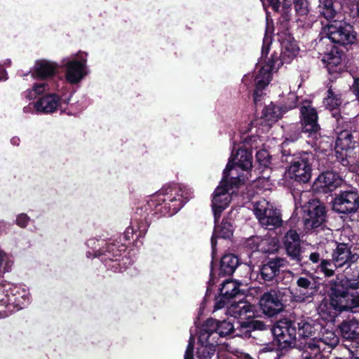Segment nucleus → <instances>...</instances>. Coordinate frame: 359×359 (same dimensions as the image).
Here are the masks:
<instances>
[{"instance_id":"1","label":"nucleus","mask_w":359,"mask_h":359,"mask_svg":"<svg viewBox=\"0 0 359 359\" xmlns=\"http://www.w3.org/2000/svg\"><path fill=\"white\" fill-rule=\"evenodd\" d=\"M192 192L186 187L179 184L168 185L154 194L148 205L155 209L156 212L163 215H173L184 203L191 197Z\"/></svg>"},{"instance_id":"2","label":"nucleus","mask_w":359,"mask_h":359,"mask_svg":"<svg viewBox=\"0 0 359 359\" xmlns=\"http://www.w3.org/2000/svg\"><path fill=\"white\" fill-rule=\"evenodd\" d=\"M359 306L358 292H349L332 294L329 299H324L318 306V312L320 318L332 323L337 315L343 311Z\"/></svg>"},{"instance_id":"3","label":"nucleus","mask_w":359,"mask_h":359,"mask_svg":"<svg viewBox=\"0 0 359 359\" xmlns=\"http://www.w3.org/2000/svg\"><path fill=\"white\" fill-rule=\"evenodd\" d=\"M29 302V292L25 285L4 280L0 283V307H4L8 313L22 309Z\"/></svg>"},{"instance_id":"4","label":"nucleus","mask_w":359,"mask_h":359,"mask_svg":"<svg viewBox=\"0 0 359 359\" xmlns=\"http://www.w3.org/2000/svg\"><path fill=\"white\" fill-rule=\"evenodd\" d=\"M252 167V155L248 148L238 147L236 154L232 151L231 157L224 170L225 177L236 180L242 184L248 177V172Z\"/></svg>"},{"instance_id":"5","label":"nucleus","mask_w":359,"mask_h":359,"mask_svg":"<svg viewBox=\"0 0 359 359\" xmlns=\"http://www.w3.org/2000/svg\"><path fill=\"white\" fill-rule=\"evenodd\" d=\"M241 184L242 183L236 180L223 176L222 181L212 194V208L216 223L220 218L222 212L236 196L235 191Z\"/></svg>"},{"instance_id":"6","label":"nucleus","mask_w":359,"mask_h":359,"mask_svg":"<svg viewBox=\"0 0 359 359\" xmlns=\"http://www.w3.org/2000/svg\"><path fill=\"white\" fill-rule=\"evenodd\" d=\"M65 81L71 85L79 84L88 74V53L79 52L67 58L64 65Z\"/></svg>"},{"instance_id":"7","label":"nucleus","mask_w":359,"mask_h":359,"mask_svg":"<svg viewBox=\"0 0 359 359\" xmlns=\"http://www.w3.org/2000/svg\"><path fill=\"white\" fill-rule=\"evenodd\" d=\"M313 161V155L309 153L292 157L285 171L286 176L298 182H308L311 177Z\"/></svg>"},{"instance_id":"8","label":"nucleus","mask_w":359,"mask_h":359,"mask_svg":"<svg viewBox=\"0 0 359 359\" xmlns=\"http://www.w3.org/2000/svg\"><path fill=\"white\" fill-rule=\"evenodd\" d=\"M233 330V323L229 320L219 321L212 318L208 319L199 333V340L202 343H208L210 339L218 341L219 337H226Z\"/></svg>"},{"instance_id":"9","label":"nucleus","mask_w":359,"mask_h":359,"mask_svg":"<svg viewBox=\"0 0 359 359\" xmlns=\"http://www.w3.org/2000/svg\"><path fill=\"white\" fill-rule=\"evenodd\" d=\"M328 39L333 43L341 45L352 44L356 35L353 27L341 22H333L325 28Z\"/></svg>"},{"instance_id":"10","label":"nucleus","mask_w":359,"mask_h":359,"mask_svg":"<svg viewBox=\"0 0 359 359\" xmlns=\"http://www.w3.org/2000/svg\"><path fill=\"white\" fill-rule=\"evenodd\" d=\"M302 209L304 212V223L306 229L317 228L324 222L325 209L318 200H310L302 207Z\"/></svg>"},{"instance_id":"11","label":"nucleus","mask_w":359,"mask_h":359,"mask_svg":"<svg viewBox=\"0 0 359 359\" xmlns=\"http://www.w3.org/2000/svg\"><path fill=\"white\" fill-rule=\"evenodd\" d=\"M332 325L330 323L325 326L323 324L322 330L318 332V335L306 342L308 348L313 351L315 356L320 355V351L324 348L325 345L334 347L339 343V337L332 330Z\"/></svg>"},{"instance_id":"12","label":"nucleus","mask_w":359,"mask_h":359,"mask_svg":"<svg viewBox=\"0 0 359 359\" xmlns=\"http://www.w3.org/2000/svg\"><path fill=\"white\" fill-rule=\"evenodd\" d=\"M279 41L280 43L281 53L280 55V60L275 59L273 55H271L267 61L264 62V64H267L269 62L272 63L273 61L275 64L280 63L279 67L283 63H290L298 55L299 48L290 34L287 33H283L280 35Z\"/></svg>"},{"instance_id":"13","label":"nucleus","mask_w":359,"mask_h":359,"mask_svg":"<svg viewBox=\"0 0 359 359\" xmlns=\"http://www.w3.org/2000/svg\"><path fill=\"white\" fill-rule=\"evenodd\" d=\"M69 98L62 99L57 94L48 93L41 96L35 102L36 112L49 114L58 110L65 111L63 104H68Z\"/></svg>"},{"instance_id":"14","label":"nucleus","mask_w":359,"mask_h":359,"mask_svg":"<svg viewBox=\"0 0 359 359\" xmlns=\"http://www.w3.org/2000/svg\"><path fill=\"white\" fill-rule=\"evenodd\" d=\"M270 63L263 64L259 62L260 69L255 77V90L254 93V101L255 104L261 100L262 90L268 86L271 80V75L279 68L280 63L275 64L273 61Z\"/></svg>"},{"instance_id":"15","label":"nucleus","mask_w":359,"mask_h":359,"mask_svg":"<svg viewBox=\"0 0 359 359\" xmlns=\"http://www.w3.org/2000/svg\"><path fill=\"white\" fill-rule=\"evenodd\" d=\"M359 208V195L356 191H343L337 195L333 201V210L347 214L355 212Z\"/></svg>"},{"instance_id":"16","label":"nucleus","mask_w":359,"mask_h":359,"mask_svg":"<svg viewBox=\"0 0 359 359\" xmlns=\"http://www.w3.org/2000/svg\"><path fill=\"white\" fill-rule=\"evenodd\" d=\"M297 97L294 93H290L287 98V105L284 108L271 103L265 107L263 110L262 119L267 126H271L278 121L287 110L297 107Z\"/></svg>"},{"instance_id":"17","label":"nucleus","mask_w":359,"mask_h":359,"mask_svg":"<svg viewBox=\"0 0 359 359\" xmlns=\"http://www.w3.org/2000/svg\"><path fill=\"white\" fill-rule=\"evenodd\" d=\"M301 114L303 133H308L309 136L317 140L320 137V126L318 123L316 110L309 104H306L301 107Z\"/></svg>"},{"instance_id":"18","label":"nucleus","mask_w":359,"mask_h":359,"mask_svg":"<svg viewBox=\"0 0 359 359\" xmlns=\"http://www.w3.org/2000/svg\"><path fill=\"white\" fill-rule=\"evenodd\" d=\"M296 323L288 320L278 321L273 328V333L279 344L291 345L296 338Z\"/></svg>"},{"instance_id":"19","label":"nucleus","mask_w":359,"mask_h":359,"mask_svg":"<svg viewBox=\"0 0 359 359\" xmlns=\"http://www.w3.org/2000/svg\"><path fill=\"white\" fill-rule=\"evenodd\" d=\"M259 304L263 312L270 316L278 313L283 308L282 302L275 290L264 293L259 300Z\"/></svg>"},{"instance_id":"20","label":"nucleus","mask_w":359,"mask_h":359,"mask_svg":"<svg viewBox=\"0 0 359 359\" xmlns=\"http://www.w3.org/2000/svg\"><path fill=\"white\" fill-rule=\"evenodd\" d=\"M359 258L357 254H351L350 249L346 244H339L332 254V262L335 268L355 262Z\"/></svg>"},{"instance_id":"21","label":"nucleus","mask_w":359,"mask_h":359,"mask_svg":"<svg viewBox=\"0 0 359 359\" xmlns=\"http://www.w3.org/2000/svg\"><path fill=\"white\" fill-rule=\"evenodd\" d=\"M296 327H297V332L299 337L306 338H313L318 335L319 331L322 330L323 323L318 322V320H313L310 318H303L299 319L296 322Z\"/></svg>"},{"instance_id":"22","label":"nucleus","mask_w":359,"mask_h":359,"mask_svg":"<svg viewBox=\"0 0 359 359\" xmlns=\"http://www.w3.org/2000/svg\"><path fill=\"white\" fill-rule=\"evenodd\" d=\"M239 292V283L238 282L231 280L224 281L220 288V296L217 299L215 309L223 308L227 304V300L236 297Z\"/></svg>"},{"instance_id":"23","label":"nucleus","mask_w":359,"mask_h":359,"mask_svg":"<svg viewBox=\"0 0 359 359\" xmlns=\"http://www.w3.org/2000/svg\"><path fill=\"white\" fill-rule=\"evenodd\" d=\"M226 313L234 318L250 319L254 316V307L247 302L238 301L231 303Z\"/></svg>"},{"instance_id":"24","label":"nucleus","mask_w":359,"mask_h":359,"mask_svg":"<svg viewBox=\"0 0 359 359\" xmlns=\"http://www.w3.org/2000/svg\"><path fill=\"white\" fill-rule=\"evenodd\" d=\"M341 178L335 172H325L319 175L315 184L324 192L332 191L341 184Z\"/></svg>"},{"instance_id":"25","label":"nucleus","mask_w":359,"mask_h":359,"mask_svg":"<svg viewBox=\"0 0 359 359\" xmlns=\"http://www.w3.org/2000/svg\"><path fill=\"white\" fill-rule=\"evenodd\" d=\"M285 247L287 255L294 259L299 261L301 247L299 234L294 230H290L285 236Z\"/></svg>"},{"instance_id":"26","label":"nucleus","mask_w":359,"mask_h":359,"mask_svg":"<svg viewBox=\"0 0 359 359\" xmlns=\"http://www.w3.org/2000/svg\"><path fill=\"white\" fill-rule=\"evenodd\" d=\"M219 219H217V222L215 221V229L213 235L211 238V245H212V255L215 256L216 253V238H229L233 234V229L231 222L223 219L222 223L219 224Z\"/></svg>"},{"instance_id":"27","label":"nucleus","mask_w":359,"mask_h":359,"mask_svg":"<svg viewBox=\"0 0 359 359\" xmlns=\"http://www.w3.org/2000/svg\"><path fill=\"white\" fill-rule=\"evenodd\" d=\"M294 9L297 13V21L300 26L309 27L314 17L309 15V6L307 0H294Z\"/></svg>"},{"instance_id":"28","label":"nucleus","mask_w":359,"mask_h":359,"mask_svg":"<svg viewBox=\"0 0 359 359\" xmlns=\"http://www.w3.org/2000/svg\"><path fill=\"white\" fill-rule=\"evenodd\" d=\"M57 67L53 62L41 60L36 62L33 68V75L41 79H46L55 75Z\"/></svg>"},{"instance_id":"29","label":"nucleus","mask_w":359,"mask_h":359,"mask_svg":"<svg viewBox=\"0 0 359 359\" xmlns=\"http://www.w3.org/2000/svg\"><path fill=\"white\" fill-rule=\"evenodd\" d=\"M282 222L278 210L273 205L261 217L259 223L266 229H273L279 226Z\"/></svg>"},{"instance_id":"30","label":"nucleus","mask_w":359,"mask_h":359,"mask_svg":"<svg viewBox=\"0 0 359 359\" xmlns=\"http://www.w3.org/2000/svg\"><path fill=\"white\" fill-rule=\"evenodd\" d=\"M341 335L346 339L353 340L359 337V321L350 320L340 325Z\"/></svg>"},{"instance_id":"31","label":"nucleus","mask_w":359,"mask_h":359,"mask_svg":"<svg viewBox=\"0 0 359 359\" xmlns=\"http://www.w3.org/2000/svg\"><path fill=\"white\" fill-rule=\"evenodd\" d=\"M282 262L283 261L280 259H276L263 265L260 269L262 278L266 281L273 280L279 271V268L282 265Z\"/></svg>"},{"instance_id":"32","label":"nucleus","mask_w":359,"mask_h":359,"mask_svg":"<svg viewBox=\"0 0 359 359\" xmlns=\"http://www.w3.org/2000/svg\"><path fill=\"white\" fill-rule=\"evenodd\" d=\"M239 264V259L233 254L223 256L220 262V271L224 274H232Z\"/></svg>"},{"instance_id":"33","label":"nucleus","mask_w":359,"mask_h":359,"mask_svg":"<svg viewBox=\"0 0 359 359\" xmlns=\"http://www.w3.org/2000/svg\"><path fill=\"white\" fill-rule=\"evenodd\" d=\"M200 346L198 348V359H210L215 354L216 346L221 344L217 340H211L208 343H202L199 339Z\"/></svg>"},{"instance_id":"34","label":"nucleus","mask_w":359,"mask_h":359,"mask_svg":"<svg viewBox=\"0 0 359 359\" xmlns=\"http://www.w3.org/2000/svg\"><path fill=\"white\" fill-rule=\"evenodd\" d=\"M104 249L102 250L103 259L113 260L117 259L118 257H120L122 252L125 251V246L123 245H117L115 243H104Z\"/></svg>"},{"instance_id":"35","label":"nucleus","mask_w":359,"mask_h":359,"mask_svg":"<svg viewBox=\"0 0 359 359\" xmlns=\"http://www.w3.org/2000/svg\"><path fill=\"white\" fill-rule=\"evenodd\" d=\"M48 90V84L46 82H38L34 83L32 88L24 91L22 96L28 100H33Z\"/></svg>"},{"instance_id":"36","label":"nucleus","mask_w":359,"mask_h":359,"mask_svg":"<svg viewBox=\"0 0 359 359\" xmlns=\"http://www.w3.org/2000/svg\"><path fill=\"white\" fill-rule=\"evenodd\" d=\"M259 251L264 253H273L277 251L279 247L278 241L271 236H266L264 238L260 237Z\"/></svg>"},{"instance_id":"37","label":"nucleus","mask_w":359,"mask_h":359,"mask_svg":"<svg viewBox=\"0 0 359 359\" xmlns=\"http://www.w3.org/2000/svg\"><path fill=\"white\" fill-rule=\"evenodd\" d=\"M353 134L348 130L341 131L339 133L336 140V149L342 151H347L353 147Z\"/></svg>"},{"instance_id":"38","label":"nucleus","mask_w":359,"mask_h":359,"mask_svg":"<svg viewBox=\"0 0 359 359\" xmlns=\"http://www.w3.org/2000/svg\"><path fill=\"white\" fill-rule=\"evenodd\" d=\"M323 61L327 65L328 71L331 72H334V68L341 64V58L337 50L333 49L323 57Z\"/></svg>"},{"instance_id":"39","label":"nucleus","mask_w":359,"mask_h":359,"mask_svg":"<svg viewBox=\"0 0 359 359\" xmlns=\"http://www.w3.org/2000/svg\"><path fill=\"white\" fill-rule=\"evenodd\" d=\"M314 294L313 290L303 289L302 287H297L292 292V299L296 302H311Z\"/></svg>"},{"instance_id":"40","label":"nucleus","mask_w":359,"mask_h":359,"mask_svg":"<svg viewBox=\"0 0 359 359\" xmlns=\"http://www.w3.org/2000/svg\"><path fill=\"white\" fill-rule=\"evenodd\" d=\"M104 241L102 240H97L95 238H90L87 241V246L92 250L93 252L88 251L86 253L88 257H101L102 255V250L104 249Z\"/></svg>"},{"instance_id":"41","label":"nucleus","mask_w":359,"mask_h":359,"mask_svg":"<svg viewBox=\"0 0 359 359\" xmlns=\"http://www.w3.org/2000/svg\"><path fill=\"white\" fill-rule=\"evenodd\" d=\"M318 11L327 20L332 19L335 15L332 0H318Z\"/></svg>"},{"instance_id":"42","label":"nucleus","mask_w":359,"mask_h":359,"mask_svg":"<svg viewBox=\"0 0 359 359\" xmlns=\"http://www.w3.org/2000/svg\"><path fill=\"white\" fill-rule=\"evenodd\" d=\"M341 98L339 95L336 94L332 89L327 91V95L324 99L323 103L327 109L330 111L337 109L341 104Z\"/></svg>"},{"instance_id":"43","label":"nucleus","mask_w":359,"mask_h":359,"mask_svg":"<svg viewBox=\"0 0 359 359\" xmlns=\"http://www.w3.org/2000/svg\"><path fill=\"white\" fill-rule=\"evenodd\" d=\"M271 206H273V205L264 198H262L255 203L253 211L259 222H260L261 217H263L264 213H266Z\"/></svg>"},{"instance_id":"44","label":"nucleus","mask_w":359,"mask_h":359,"mask_svg":"<svg viewBox=\"0 0 359 359\" xmlns=\"http://www.w3.org/2000/svg\"><path fill=\"white\" fill-rule=\"evenodd\" d=\"M260 236H252L245 241V246L252 251H259Z\"/></svg>"},{"instance_id":"45","label":"nucleus","mask_w":359,"mask_h":359,"mask_svg":"<svg viewBox=\"0 0 359 359\" xmlns=\"http://www.w3.org/2000/svg\"><path fill=\"white\" fill-rule=\"evenodd\" d=\"M256 158L259 163L264 166L267 167L269 164V153L266 150H260L257 152Z\"/></svg>"},{"instance_id":"46","label":"nucleus","mask_w":359,"mask_h":359,"mask_svg":"<svg viewBox=\"0 0 359 359\" xmlns=\"http://www.w3.org/2000/svg\"><path fill=\"white\" fill-rule=\"evenodd\" d=\"M30 222V217L26 213H20L16 216L15 224L20 228H26Z\"/></svg>"},{"instance_id":"47","label":"nucleus","mask_w":359,"mask_h":359,"mask_svg":"<svg viewBox=\"0 0 359 359\" xmlns=\"http://www.w3.org/2000/svg\"><path fill=\"white\" fill-rule=\"evenodd\" d=\"M331 264L332 263L329 260H323L320 264L321 271L328 277L334 275V269L330 268Z\"/></svg>"},{"instance_id":"48","label":"nucleus","mask_w":359,"mask_h":359,"mask_svg":"<svg viewBox=\"0 0 359 359\" xmlns=\"http://www.w3.org/2000/svg\"><path fill=\"white\" fill-rule=\"evenodd\" d=\"M297 287H302L303 289L313 290L311 287V281L306 278L299 277L297 280Z\"/></svg>"},{"instance_id":"49","label":"nucleus","mask_w":359,"mask_h":359,"mask_svg":"<svg viewBox=\"0 0 359 359\" xmlns=\"http://www.w3.org/2000/svg\"><path fill=\"white\" fill-rule=\"evenodd\" d=\"M271 42V36L266 35L263 39V45L262 48V60H263V57L267 55Z\"/></svg>"},{"instance_id":"50","label":"nucleus","mask_w":359,"mask_h":359,"mask_svg":"<svg viewBox=\"0 0 359 359\" xmlns=\"http://www.w3.org/2000/svg\"><path fill=\"white\" fill-rule=\"evenodd\" d=\"M224 346H225V348L227 351L233 353L239 359H253L248 354L241 353V352L238 351V350H236V349L231 348L228 344H225Z\"/></svg>"},{"instance_id":"51","label":"nucleus","mask_w":359,"mask_h":359,"mask_svg":"<svg viewBox=\"0 0 359 359\" xmlns=\"http://www.w3.org/2000/svg\"><path fill=\"white\" fill-rule=\"evenodd\" d=\"M194 338L191 336L187 350L184 354V359H194Z\"/></svg>"},{"instance_id":"52","label":"nucleus","mask_w":359,"mask_h":359,"mask_svg":"<svg viewBox=\"0 0 359 359\" xmlns=\"http://www.w3.org/2000/svg\"><path fill=\"white\" fill-rule=\"evenodd\" d=\"M319 356L320 355L315 356L313 354V351H311L310 348H308L307 346L305 345V350L302 353V359H317Z\"/></svg>"},{"instance_id":"53","label":"nucleus","mask_w":359,"mask_h":359,"mask_svg":"<svg viewBox=\"0 0 359 359\" xmlns=\"http://www.w3.org/2000/svg\"><path fill=\"white\" fill-rule=\"evenodd\" d=\"M34 111H36L35 102L29 103L23 108V112L26 114H33Z\"/></svg>"},{"instance_id":"54","label":"nucleus","mask_w":359,"mask_h":359,"mask_svg":"<svg viewBox=\"0 0 359 359\" xmlns=\"http://www.w3.org/2000/svg\"><path fill=\"white\" fill-rule=\"evenodd\" d=\"M309 259L312 262L317 263L320 259L319 254L317 252H313L310 255Z\"/></svg>"},{"instance_id":"55","label":"nucleus","mask_w":359,"mask_h":359,"mask_svg":"<svg viewBox=\"0 0 359 359\" xmlns=\"http://www.w3.org/2000/svg\"><path fill=\"white\" fill-rule=\"evenodd\" d=\"M269 4L274 11H277L279 8V0H269Z\"/></svg>"},{"instance_id":"56","label":"nucleus","mask_w":359,"mask_h":359,"mask_svg":"<svg viewBox=\"0 0 359 359\" xmlns=\"http://www.w3.org/2000/svg\"><path fill=\"white\" fill-rule=\"evenodd\" d=\"M354 88L357 95V97L359 100V78L355 80L354 82Z\"/></svg>"},{"instance_id":"57","label":"nucleus","mask_w":359,"mask_h":359,"mask_svg":"<svg viewBox=\"0 0 359 359\" xmlns=\"http://www.w3.org/2000/svg\"><path fill=\"white\" fill-rule=\"evenodd\" d=\"M20 138L18 137H13L11 140V142L13 145L18 146L20 144Z\"/></svg>"},{"instance_id":"58","label":"nucleus","mask_w":359,"mask_h":359,"mask_svg":"<svg viewBox=\"0 0 359 359\" xmlns=\"http://www.w3.org/2000/svg\"><path fill=\"white\" fill-rule=\"evenodd\" d=\"M5 70L1 65H0V80L6 79L5 78Z\"/></svg>"},{"instance_id":"59","label":"nucleus","mask_w":359,"mask_h":359,"mask_svg":"<svg viewBox=\"0 0 359 359\" xmlns=\"http://www.w3.org/2000/svg\"><path fill=\"white\" fill-rule=\"evenodd\" d=\"M133 233V229L132 228H127L126 231V237L127 239H129L130 238V233Z\"/></svg>"},{"instance_id":"60","label":"nucleus","mask_w":359,"mask_h":359,"mask_svg":"<svg viewBox=\"0 0 359 359\" xmlns=\"http://www.w3.org/2000/svg\"><path fill=\"white\" fill-rule=\"evenodd\" d=\"M348 160H346V159H343V160H342V164H343L344 165H348Z\"/></svg>"},{"instance_id":"61","label":"nucleus","mask_w":359,"mask_h":359,"mask_svg":"<svg viewBox=\"0 0 359 359\" xmlns=\"http://www.w3.org/2000/svg\"><path fill=\"white\" fill-rule=\"evenodd\" d=\"M306 194V193H303V194H301V196H300V197H301V199H302L303 197L306 196H305Z\"/></svg>"},{"instance_id":"62","label":"nucleus","mask_w":359,"mask_h":359,"mask_svg":"<svg viewBox=\"0 0 359 359\" xmlns=\"http://www.w3.org/2000/svg\"><path fill=\"white\" fill-rule=\"evenodd\" d=\"M247 77H248V76H247L246 75L244 76V78H243V82H245V79H247Z\"/></svg>"},{"instance_id":"63","label":"nucleus","mask_w":359,"mask_h":359,"mask_svg":"<svg viewBox=\"0 0 359 359\" xmlns=\"http://www.w3.org/2000/svg\"><path fill=\"white\" fill-rule=\"evenodd\" d=\"M295 201H297V199H295ZM296 209L297 210V202H295Z\"/></svg>"},{"instance_id":"64","label":"nucleus","mask_w":359,"mask_h":359,"mask_svg":"<svg viewBox=\"0 0 359 359\" xmlns=\"http://www.w3.org/2000/svg\"><path fill=\"white\" fill-rule=\"evenodd\" d=\"M241 324L242 325H245V322H242V323H241Z\"/></svg>"}]
</instances>
